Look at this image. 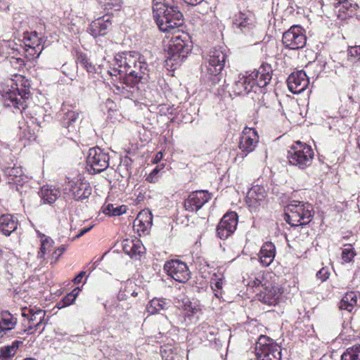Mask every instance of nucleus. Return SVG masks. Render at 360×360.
<instances>
[{"label":"nucleus","instance_id":"1","mask_svg":"<svg viewBox=\"0 0 360 360\" xmlns=\"http://www.w3.org/2000/svg\"><path fill=\"white\" fill-rule=\"evenodd\" d=\"M114 67L108 72L114 77H119L122 86H117V89L125 87L134 88L139 83L147 82L148 70L147 63L141 60L135 52H122L115 55Z\"/></svg>","mask_w":360,"mask_h":360},{"label":"nucleus","instance_id":"2","mask_svg":"<svg viewBox=\"0 0 360 360\" xmlns=\"http://www.w3.org/2000/svg\"><path fill=\"white\" fill-rule=\"evenodd\" d=\"M153 16L159 29L174 32L184 24V16L174 0H153Z\"/></svg>","mask_w":360,"mask_h":360},{"label":"nucleus","instance_id":"3","mask_svg":"<svg viewBox=\"0 0 360 360\" xmlns=\"http://www.w3.org/2000/svg\"><path fill=\"white\" fill-rule=\"evenodd\" d=\"M272 77V68L269 64H262L257 70L250 72H246L245 75H239L235 82L233 91L236 95L248 94L250 92H263V89L270 82Z\"/></svg>","mask_w":360,"mask_h":360},{"label":"nucleus","instance_id":"4","mask_svg":"<svg viewBox=\"0 0 360 360\" xmlns=\"http://www.w3.org/2000/svg\"><path fill=\"white\" fill-rule=\"evenodd\" d=\"M190 51L191 42L186 34L172 37L165 53L167 65L176 68L187 57Z\"/></svg>","mask_w":360,"mask_h":360},{"label":"nucleus","instance_id":"5","mask_svg":"<svg viewBox=\"0 0 360 360\" xmlns=\"http://www.w3.org/2000/svg\"><path fill=\"white\" fill-rule=\"evenodd\" d=\"M313 217V207L309 202L292 200L285 208V220L291 226L308 224Z\"/></svg>","mask_w":360,"mask_h":360},{"label":"nucleus","instance_id":"6","mask_svg":"<svg viewBox=\"0 0 360 360\" xmlns=\"http://www.w3.org/2000/svg\"><path fill=\"white\" fill-rule=\"evenodd\" d=\"M314 152L306 143L300 141L295 142L288 151L287 158L290 165L300 169L309 167L313 162Z\"/></svg>","mask_w":360,"mask_h":360},{"label":"nucleus","instance_id":"7","mask_svg":"<svg viewBox=\"0 0 360 360\" xmlns=\"http://www.w3.org/2000/svg\"><path fill=\"white\" fill-rule=\"evenodd\" d=\"M255 352L257 360H281V347L266 335L259 337Z\"/></svg>","mask_w":360,"mask_h":360},{"label":"nucleus","instance_id":"8","mask_svg":"<svg viewBox=\"0 0 360 360\" xmlns=\"http://www.w3.org/2000/svg\"><path fill=\"white\" fill-rule=\"evenodd\" d=\"M259 141L257 132L252 128H245L242 134L239 142V148L241 154H236L235 150L229 153V158L233 157V161L242 160L248 153L252 152Z\"/></svg>","mask_w":360,"mask_h":360},{"label":"nucleus","instance_id":"9","mask_svg":"<svg viewBox=\"0 0 360 360\" xmlns=\"http://www.w3.org/2000/svg\"><path fill=\"white\" fill-rule=\"evenodd\" d=\"M282 42L288 49L296 50L306 45L305 30L300 25H292L283 34Z\"/></svg>","mask_w":360,"mask_h":360},{"label":"nucleus","instance_id":"10","mask_svg":"<svg viewBox=\"0 0 360 360\" xmlns=\"http://www.w3.org/2000/svg\"><path fill=\"white\" fill-rule=\"evenodd\" d=\"M12 89H9L4 95V103L6 106H13L22 112L25 110V100L30 94L29 87L18 88V83H15V87L11 85Z\"/></svg>","mask_w":360,"mask_h":360},{"label":"nucleus","instance_id":"11","mask_svg":"<svg viewBox=\"0 0 360 360\" xmlns=\"http://www.w3.org/2000/svg\"><path fill=\"white\" fill-rule=\"evenodd\" d=\"M60 122L66 131L63 134L72 139L79 129V113L72 109L63 108L60 114Z\"/></svg>","mask_w":360,"mask_h":360},{"label":"nucleus","instance_id":"12","mask_svg":"<svg viewBox=\"0 0 360 360\" xmlns=\"http://www.w3.org/2000/svg\"><path fill=\"white\" fill-rule=\"evenodd\" d=\"M109 155L98 147L90 148L86 158V164L94 172L100 173L109 167Z\"/></svg>","mask_w":360,"mask_h":360},{"label":"nucleus","instance_id":"13","mask_svg":"<svg viewBox=\"0 0 360 360\" xmlns=\"http://www.w3.org/2000/svg\"><path fill=\"white\" fill-rule=\"evenodd\" d=\"M164 270L168 276L179 283H185L190 278L187 265L179 259L167 262L164 265Z\"/></svg>","mask_w":360,"mask_h":360},{"label":"nucleus","instance_id":"14","mask_svg":"<svg viewBox=\"0 0 360 360\" xmlns=\"http://www.w3.org/2000/svg\"><path fill=\"white\" fill-rule=\"evenodd\" d=\"M65 190L68 191L75 200L86 199L91 194V187L89 184L82 178L68 180Z\"/></svg>","mask_w":360,"mask_h":360},{"label":"nucleus","instance_id":"15","mask_svg":"<svg viewBox=\"0 0 360 360\" xmlns=\"http://www.w3.org/2000/svg\"><path fill=\"white\" fill-rule=\"evenodd\" d=\"M209 65L207 66V72L214 76L221 73L225 63V53L222 47H214L209 53L207 58Z\"/></svg>","mask_w":360,"mask_h":360},{"label":"nucleus","instance_id":"16","mask_svg":"<svg viewBox=\"0 0 360 360\" xmlns=\"http://www.w3.org/2000/svg\"><path fill=\"white\" fill-rule=\"evenodd\" d=\"M309 84V79L304 70L291 73L288 79V87L292 94H298L304 91Z\"/></svg>","mask_w":360,"mask_h":360},{"label":"nucleus","instance_id":"17","mask_svg":"<svg viewBox=\"0 0 360 360\" xmlns=\"http://www.w3.org/2000/svg\"><path fill=\"white\" fill-rule=\"evenodd\" d=\"M211 198L207 191L192 192L184 202V207L188 212H197Z\"/></svg>","mask_w":360,"mask_h":360},{"label":"nucleus","instance_id":"18","mask_svg":"<svg viewBox=\"0 0 360 360\" xmlns=\"http://www.w3.org/2000/svg\"><path fill=\"white\" fill-rule=\"evenodd\" d=\"M30 317L27 315L29 321V326L25 330L27 334H33L35 331L39 330V333H41L44 330V326L46 323L44 321L45 311L42 309H37L34 311L30 310ZM24 316L27 314H22Z\"/></svg>","mask_w":360,"mask_h":360},{"label":"nucleus","instance_id":"19","mask_svg":"<svg viewBox=\"0 0 360 360\" xmlns=\"http://www.w3.org/2000/svg\"><path fill=\"white\" fill-rule=\"evenodd\" d=\"M262 290L257 294L259 301L267 305H276L279 297V289L270 282H265Z\"/></svg>","mask_w":360,"mask_h":360},{"label":"nucleus","instance_id":"20","mask_svg":"<svg viewBox=\"0 0 360 360\" xmlns=\"http://www.w3.org/2000/svg\"><path fill=\"white\" fill-rule=\"evenodd\" d=\"M153 223V215L148 210L141 211L134 221L133 228L139 236L149 233Z\"/></svg>","mask_w":360,"mask_h":360},{"label":"nucleus","instance_id":"21","mask_svg":"<svg viewBox=\"0 0 360 360\" xmlns=\"http://www.w3.org/2000/svg\"><path fill=\"white\" fill-rule=\"evenodd\" d=\"M253 15L250 12L235 15L233 18V28L238 29L243 33L250 31L255 27Z\"/></svg>","mask_w":360,"mask_h":360},{"label":"nucleus","instance_id":"22","mask_svg":"<svg viewBox=\"0 0 360 360\" xmlns=\"http://www.w3.org/2000/svg\"><path fill=\"white\" fill-rule=\"evenodd\" d=\"M112 26V22L108 16H103L93 21L89 28L88 32L94 37L105 36Z\"/></svg>","mask_w":360,"mask_h":360},{"label":"nucleus","instance_id":"23","mask_svg":"<svg viewBox=\"0 0 360 360\" xmlns=\"http://www.w3.org/2000/svg\"><path fill=\"white\" fill-rule=\"evenodd\" d=\"M266 192L263 187L258 185L253 186L247 193L245 202L251 209L257 208L264 200Z\"/></svg>","mask_w":360,"mask_h":360},{"label":"nucleus","instance_id":"24","mask_svg":"<svg viewBox=\"0 0 360 360\" xmlns=\"http://www.w3.org/2000/svg\"><path fill=\"white\" fill-rule=\"evenodd\" d=\"M3 171L8 184L16 185L17 189L18 186H22L27 181V176L20 167H6Z\"/></svg>","mask_w":360,"mask_h":360},{"label":"nucleus","instance_id":"25","mask_svg":"<svg viewBox=\"0 0 360 360\" xmlns=\"http://www.w3.org/2000/svg\"><path fill=\"white\" fill-rule=\"evenodd\" d=\"M11 51L12 52H10L9 54L4 56L6 59L4 60V66L8 72H11V75L12 74L11 69L21 71L25 65V60L22 58L18 56V53L17 52V50L12 48Z\"/></svg>","mask_w":360,"mask_h":360},{"label":"nucleus","instance_id":"26","mask_svg":"<svg viewBox=\"0 0 360 360\" xmlns=\"http://www.w3.org/2000/svg\"><path fill=\"white\" fill-rule=\"evenodd\" d=\"M276 256V246L271 242H266L262 246L259 258L263 266H269L274 261Z\"/></svg>","mask_w":360,"mask_h":360},{"label":"nucleus","instance_id":"27","mask_svg":"<svg viewBox=\"0 0 360 360\" xmlns=\"http://www.w3.org/2000/svg\"><path fill=\"white\" fill-rule=\"evenodd\" d=\"M123 251L131 258H136L144 253L145 248L139 239H125L122 241Z\"/></svg>","mask_w":360,"mask_h":360},{"label":"nucleus","instance_id":"28","mask_svg":"<svg viewBox=\"0 0 360 360\" xmlns=\"http://www.w3.org/2000/svg\"><path fill=\"white\" fill-rule=\"evenodd\" d=\"M18 226L17 219L11 214L0 215V231L5 236H8L16 230Z\"/></svg>","mask_w":360,"mask_h":360},{"label":"nucleus","instance_id":"29","mask_svg":"<svg viewBox=\"0 0 360 360\" xmlns=\"http://www.w3.org/2000/svg\"><path fill=\"white\" fill-rule=\"evenodd\" d=\"M358 294L356 292L350 291L345 293L339 303L340 310H346L349 312L352 311L357 305Z\"/></svg>","mask_w":360,"mask_h":360},{"label":"nucleus","instance_id":"30","mask_svg":"<svg viewBox=\"0 0 360 360\" xmlns=\"http://www.w3.org/2000/svg\"><path fill=\"white\" fill-rule=\"evenodd\" d=\"M243 283L248 288L254 289L259 287L263 288L264 281V274L262 272L251 273L243 277Z\"/></svg>","mask_w":360,"mask_h":360},{"label":"nucleus","instance_id":"31","mask_svg":"<svg viewBox=\"0 0 360 360\" xmlns=\"http://www.w3.org/2000/svg\"><path fill=\"white\" fill-rule=\"evenodd\" d=\"M17 320L8 311H4L0 314V333L6 334V331L13 329Z\"/></svg>","mask_w":360,"mask_h":360},{"label":"nucleus","instance_id":"32","mask_svg":"<svg viewBox=\"0 0 360 360\" xmlns=\"http://www.w3.org/2000/svg\"><path fill=\"white\" fill-rule=\"evenodd\" d=\"M39 195L44 203L52 204L59 198L60 191L56 188L43 186Z\"/></svg>","mask_w":360,"mask_h":360},{"label":"nucleus","instance_id":"33","mask_svg":"<svg viewBox=\"0 0 360 360\" xmlns=\"http://www.w3.org/2000/svg\"><path fill=\"white\" fill-rule=\"evenodd\" d=\"M169 307V302L163 298H153L146 306L147 311L150 314L159 313L162 310H165Z\"/></svg>","mask_w":360,"mask_h":360},{"label":"nucleus","instance_id":"34","mask_svg":"<svg viewBox=\"0 0 360 360\" xmlns=\"http://www.w3.org/2000/svg\"><path fill=\"white\" fill-rule=\"evenodd\" d=\"M335 8V12L338 13V17L341 13L350 11L351 13L355 11L358 7L356 4H353L349 0H334L332 3Z\"/></svg>","mask_w":360,"mask_h":360},{"label":"nucleus","instance_id":"35","mask_svg":"<svg viewBox=\"0 0 360 360\" xmlns=\"http://www.w3.org/2000/svg\"><path fill=\"white\" fill-rule=\"evenodd\" d=\"M103 212L109 216H120L127 212L126 205H117L112 203L105 204L103 207Z\"/></svg>","mask_w":360,"mask_h":360},{"label":"nucleus","instance_id":"36","mask_svg":"<svg viewBox=\"0 0 360 360\" xmlns=\"http://www.w3.org/2000/svg\"><path fill=\"white\" fill-rule=\"evenodd\" d=\"M76 63L77 65H80L90 73L96 72L95 65L92 64L87 56L82 52L77 53Z\"/></svg>","mask_w":360,"mask_h":360},{"label":"nucleus","instance_id":"37","mask_svg":"<svg viewBox=\"0 0 360 360\" xmlns=\"http://www.w3.org/2000/svg\"><path fill=\"white\" fill-rule=\"evenodd\" d=\"M19 344V341H14L11 345L2 347L0 349V358L6 360L11 359L15 354Z\"/></svg>","mask_w":360,"mask_h":360},{"label":"nucleus","instance_id":"38","mask_svg":"<svg viewBox=\"0 0 360 360\" xmlns=\"http://www.w3.org/2000/svg\"><path fill=\"white\" fill-rule=\"evenodd\" d=\"M238 222V217L236 212H226V237L228 236L229 233L231 234L236 231Z\"/></svg>","mask_w":360,"mask_h":360},{"label":"nucleus","instance_id":"39","mask_svg":"<svg viewBox=\"0 0 360 360\" xmlns=\"http://www.w3.org/2000/svg\"><path fill=\"white\" fill-rule=\"evenodd\" d=\"M341 360H360V345L347 348L342 354Z\"/></svg>","mask_w":360,"mask_h":360},{"label":"nucleus","instance_id":"40","mask_svg":"<svg viewBox=\"0 0 360 360\" xmlns=\"http://www.w3.org/2000/svg\"><path fill=\"white\" fill-rule=\"evenodd\" d=\"M34 38L37 40L36 46L30 44H25L27 47L25 51L27 53V56L32 58H38L43 49L41 46V39H39L36 34L34 35Z\"/></svg>","mask_w":360,"mask_h":360},{"label":"nucleus","instance_id":"41","mask_svg":"<svg viewBox=\"0 0 360 360\" xmlns=\"http://www.w3.org/2000/svg\"><path fill=\"white\" fill-rule=\"evenodd\" d=\"M38 235L41 238V244L37 257L38 258H44V256L46 254L47 249L53 243V240L51 238L47 237L44 234H41L39 232H38Z\"/></svg>","mask_w":360,"mask_h":360},{"label":"nucleus","instance_id":"42","mask_svg":"<svg viewBox=\"0 0 360 360\" xmlns=\"http://www.w3.org/2000/svg\"><path fill=\"white\" fill-rule=\"evenodd\" d=\"M11 75L14 77V79H11V81H12L11 85H13V86L15 87V83H18V88L21 89V87H23V88L30 87V83H29L28 80L26 79L25 78V77L22 76V75H20L18 73H13V74H11Z\"/></svg>","mask_w":360,"mask_h":360},{"label":"nucleus","instance_id":"43","mask_svg":"<svg viewBox=\"0 0 360 360\" xmlns=\"http://www.w3.org/2000/svg\"><path fill=\"white\" fill-rule=\"evenodd\" d=\"M356 255L354 248L351 245H345L342 252V259L345 262H350Z\"/></svg>","mask_w":360,"mask_h":360},{"label":"nucleus","instance_id":"44","mask_svg":"<svg viewBox=\"0 0 360 360\" xmlns=\"http://www.w3.org/2000/svg\"><path fill=\"white\" fill-rule=\"evenodd\" d=\"M101 3L103 4V6L105 10H112L114 9L115 11L119 10L122 4V0H104L101 1Z\"/></svg>","mask_w":360,"mask_h":360},{"label":"nucleus","instance_id":"45","mask_svg":"<svg viewBox=\"0 0 360 360\" xmlns=\"http://www.w3.org/2000/svg\"><path fill=\"white\" fill-rule=\"evenodd\" d=\"M211 288L212 289H223L224 285V277L221 274L220 276L217 274H214L211 278Z\"/></svg>","mask_w":360,"mask_h":360},{"label":"nucleus","instance_id":"46","mask_svg":"<svg viewBox=\"0 0 360 360\" xmlns=\"http://www.w3.org/2000/svg\"><path fill=\"white\" fill-rule=\"evenodd\" d=\"M348 58L351 60L360 61V46L349 47L348 49Z\"/></svg>","mask_w":360,"mask_h":360},{"label":"nucleus","instance_id":"47","mask_svg":"<svg viewBox=\"0 0 360 360\" xmlns=\"http://www.w3.org/2000/svg\"><path fill=\"white\" fill-rule=\"evenodd\" d=\"M224 220H225V214L223 215V217L221 218L220 221L216 229L217 236L220 239H223L224 236V231H225Z\"/></svg>","mask_w":360,"mask_h":360},{"label":"nucleus","instance_id":"48","mask_svg":"<svg viewBox=\"0 0 360 360\" xmlns=\"http://www.w3.org/2000/svg\"><path fill=\"white\" fill-rule=\"evenodd\" d=\"M72 295H70V294H68L60 302L57 303V307L58 309H62L72 304L75 300L73 299V297H72Z\"/></svg>","mask_w":360,"mask_h":360},{"label":"nucleus","instance_id":"49","mask_svg":"<svg viewBox=\"0 0 360 360\" xmlns=\"http://www.w3.org/2000/svg\"><path fill=\"white\" fill-rule=\"evenodd\" d=\"M330 274L328 268L323 267L316 273V277L321 282H324L329 278Z\"/></svg>","mask_w":360,"mask_h":360},{"label":"nucleus","instance_id":"50","mask_svg":"<svg viewBox=\"0 0 360 360\" xmlns=\"http://www.w3.org/2000/svg\"><path fill=\"white\" fill-rule=\"evenodd\" d=\"M21 139H24L28 141H32L36 139L35 133L31 131L29 127H27L23 129L20 134Z\"/></svg>","mask_w":360,"mask_h":360},{"label":"nucleus","instance_id":"51","mask_svg":"<svg viewBox=\"0 0 360 360\" xmlns=\"http://www.w3.org/2000/svg\"><path fill=\"white\" fill-rule=\"evenodd\" d=\"M160 169H159L158 167H155L154 169L152 170V172L148 175L146 177V181L150 183H155L158 181L159 176L158 174L160 172Z\"/></svg>","mask_w":360,"mask_h":360},{"label":"nucleus","instance_id":"52","mask_svg":"<svg viewBox=\"0 0 360 360\" xmlns=\"http://www.w3.org/2000/svg\"><path fill=\"white\" fill-rule=\"evenodd\" d=\"M8 46L10 47L11 45L8 44ZM7 48H8L7 44L0 45V58H4V56H6V55L10 53V51H6V49H7Z\"/></svg>","mask_w":360,"mask_h":360},{"label":"nucleus","instance_id":"53","mask_svg":"<svg viewBox=\"0 0 360 360\" xmlns=\"http://www.w3.org/2000/svg\"><path fill=\"white\" fill-rule=\"evenodd\" d=\"M34 34L37 35L36 32H32L30 36L28 37L27 38H26L25 44H33L34 46H36V44L37 43V40L34 38Z\"/></svg>","mask_w":360,"mask_h":360},{"label":"nucleus","instance_id":"54","mask_svg":"<svg viewBox=\"0 0 360 360\" xmlns=\"http://www.w3.org/2000/svg\"><path fill=\"white\" fill-rule=\"evenodd\" d=\"M212 290L214 292L215 298L220 302L223 298V289H212Z\"/></svg>","mask_w":360,"mask_h":360},{"label":"nucleus","instance_id":"55","mask_svg":"<svg viewBox=\"0 0 360 360\" xmlns=\"http://www.w3.org/2000/svg\"><path fill=\"white\" fill-rule=\"evenodd\" d=\"M85 275L84 271H81L79 274L74 278L73 281L75 283H79L82 281V278Z\"/></svg>","mask_w":360,"mask_h":360},{"label":"nucleus","instance_id":"56","mask_svg":"<svg viewBox=\"0 0 360 360\" xmlns=\"http://www.w3.org/2000/svg\"><path fill=\"white\" fill-rule=\"evenodd\" d=\"M185 3L187 4L191 5V6H196L201 2H202L204 0H184Z\"/></svg>","mask_w":360,"mask_h":360},{"label":"nucleus","instance_id":"57","mask_svg":"<svg viewBox=\"0 0 360 360\" xmlns=\"http://www.w3.org/2000/svg\"><path fill=\"white\" fill-rule=\"evenodd\" d=\"M65 251V248H64V247H60V248H58L54 252V254H57L56 260H57L58 257H60Z\"/></svg>","mask_w":360,"mask_h":360},{"label":"nucleus","instance_id":"58","mask_svg":"<svg viewBox=\"0 0 360 360\" xmlns=\"http://www.w3.org/2000/svg\"><path fill=\"white\" fill-rule=\"evenodd\" d=\"M79 292V288H77L72 290L69 294L70 295H72V297H73L74 300L76 299L77 296L78 295Z\"/></svg>","mask_w":360,"mask_h":360},{"label":"nucleus","instance_id":"59","mask_svg":"<svg viewBox=\"0 0 360 360\" xmlns=\"http://www.w3.org/2000/svg\"><path fill=\"white\" fill-rule=\"evenodd\" d=\"M91 229V227L83 229L82 230H81L80 233L77 236V238H79V237L83 236L84 233L88 232Z\"/></svg>","mask_w":360,"mask_h":360},{"label":"nucleus","instance_id":"60","mask_svg":"<svg viewBox=\"0 0 360 360\" xmlns=\"http://www.w3.org/2000/svg\"><path fill=\"white\" fill-rule=\"evenodd\" d=\"M101 260V259H98L96 261L94 262L91 267L90 268L91 271H92L93 270H94L96 269V266L98 264V263L100 262Z\"/></svg>","mask_w":360,"mask_h":360},{"label":"nucleus","instance_id":"61","mask_svg":"<svg viewBox=\"0 0 360 360\" xmlns=\"http://www.w3.org/2000/svg\"><path fill=\"white\" fill-rule=\"evenodd\" d=\"M162 155H163L162 152H158L156 155L155 159L157 160H160L162 158Z\"/></svg>","mask_w":360,"mask_h":360},{"label":"nucleus","instance_id":"62","mask_svg":"<svg viewBox=\"0 0 360 360\" xmlns=\"http://www.w3.org/2000/svg\"><path fill=\"white\" fill-rule=\"evenodd\" d=\"M138 294H139V292H136V291H135V290H134V291L131 293V296H133V297H136V296L138 295Z\"/></svg>","mask_w":360,"mask_h":360},{"label":"nucleus","instance_id":"63","mask_svg":"<svg viewBox=\"0 0 360 360\" xmlns=\"http://www.w3.org/2000/svg\"><path fill=\"white\" fill-rule=\"evenodd\" d=\"M214 345H216V347H217V348L218 347L221 348L222 347L221 342L219 343V346L217 340L214 341Z\"/></svg>","mask_w":360,"mask_h":360},{"label":"nucleus","instance_id":"64","mask_svg":"<svg viewBox=\"0 0 360 360\" xmlns=\"http://www.w3.org/2000/svg\"><path fill=\"white\" fill-rule=\"evenodd\" d=\"M348 98H349V100L350 103H354V99H353V97H352V96H349H349H348Z\"/></svg>","mask_w":360,"mask_h":360}]
</instances>
